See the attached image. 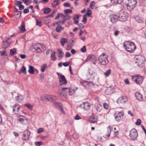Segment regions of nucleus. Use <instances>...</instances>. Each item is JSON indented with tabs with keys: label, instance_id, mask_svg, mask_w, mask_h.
Wrapping results in <instances>:
<instances>
[{
	"label": "nucleus",
	"instance_id": "1",
	"mask_svg": "<svg viewBox=\"0 0 146 146\" xmlns=\"http://www.w3.org/2000/svg\"><path fill=\"white\" fill-rule=\"evenodd\" d=\"M46 49L45 46L44 44L39 43L33 44L31 48L33 52L38 53L43 52Z\"/></svg>",
	"mask_w": 146,
	"mask_h": 146
},
{
	"label": "nucleus",
	"instance_id": "2",
	"mask_svg": "<svg viewBox=\"0 0 146 146\" xmlns=\"http://www.w3.org/2000/svg\"><path fill=\"white\" fill-rule=\"evenodd\" d=\"M124 48L128 52H133L135 50L136 46L135 44L131 41H125L123 44Z\"/></svg>",
	"mask_w": 146,
	"mask_h": 146
},
{
	"label": "nucleus",
	"instance_id": "3",
	"mask_svg": "<svg viewBox=\"0 0 146 146\" xmlns=\"http://www.w3.org/2000/svg\"><path fill=\"white\" fill-rule=\"evenodd\" d=\"M135 63L136 65L140 68H142L144 65L145 58L143 56L139 55L135 56Z\"/></svg>",
	"mask_w": 146,
	"mask_h": 146
},
{
	"label": "nucleus",
	"instance_id": "4",
	"mask_svg": "<svg viewBox=\"0 0 146 146\" xmlns=\"http://www.w3.org/2000/svg\"><path fill=\"white\" fill-rule=\"evenodd\" d=\"M108 56L106 54H102L99 57V62L102 64L106 65L108 63Z\"/></svg>",
	"mask_w": 146,
	"mask_h": 146
},
{
	"label": "nucleus",
	"instance_id": "5",
	"mask_svg": "<svg viewBox=\"0 0 146 146\" xmlns=\"http://www.w3.org/2000/svg\"><path fill=\"white\" fill-rule=\"evenodd\" d=\"M128 17V14L126 12L120 11L119 13L118 19L122 22L126 21Z\"/></svg>",
	"mask_w": 146,
	"mask_h": 146
},
{
	"label": "nucleus",
	"instance_id": "6",
	"mask_svg": "<svg viewBox=\"0 0 146 146\" xmlns=\"http://www.w3.org/2000/svg\"><path fill=\"white\" fill-rule=\"evenodd\" d=\"M131 78L136 83L140 84L143 82V76L137 75L132 76Z\"/></svg>",
	"mask_w": 146,
	"mask_h": 146
},
{
	"label": "nucleus",
	"instance_id": "7",
	"mask_svg": "<svg viewBox=\"0 0 146 146\" xmlns=\"http://www.w3.org/2000/svg\"><path fill=\"white\" fill-rule=\"evenodd\" d=\"M137 1L136 0H128L127 5V8L129 9H132L136 7Z\"/></svg>",
	"mask_w": 146,
	"mask_h": 146
},
{
	"label": "nucleus",
	"instance_id": "8",
	"mask_svg": "<svg viewBox=\"0 0 146 146\" xmlns=\"http://www.w3.org/2000/svg\"><path fill=\"white\" fill-rule=\"evenodd\" d=\"M124 114L121 111H116L114 114L115 119L117 121H120L122 120L123 118Z\"/></svg>",
	"mask_w": 146,
	"mask_h": 146
},
{
	"label": "nucleus",
	"instance_id": "9",
	"mask_svg": "<svg viewBox=\"0 0 146 146\" xmlns=\"http://www.w3.org/2000/svg\"><path fill=\"white\" fill-rule=\"evenodd\" d=\"M58 78L59 79V84L61 85H65L67 83V81L66 80L64 76L58 73Z\"/></svg>",
	"mask_w": 146,
	"mask_h": 146
},
{
	"label": "nucleus",
	"instance_id": "10",
	"mask_svg": "<svg viewBox=\"0 0 146 146\" xmlns=\"http://www.w3.org/2000/svg\"><path fill=\"white\" fill-rule=\"evenodd\" d=\"M129 135L132 140H135L138 136L137 130L135 128L132 129L130 132Z\"/></svg>",
	"mask_w": 146,
	"mask_h": 146
},
{
	"label": "nucleus",
	"instance_id": "11",
	"mask_svg": "<svg viewBox=\"0 0 146 146\" xmlns=\"http://www.w3.org/2000/svg\"><path fill=\"white\" fill-rule=\"evenodd\" d=\"M128 100V98L125 96H123L119 97L117 100L118 104H124Z\"/></svg>",
	"mask_w": 146,
	"mask_h": 146
},
{
	"label": "nucleus",
	"instance_id": "12",
	"mask_svg": "<svg viewBox=\"0 0 146 146\" xmlns=\"http://www.w3.org/2000/svg\"><path fill=\"white\" fill-rule=\"evenodd\" d=\"M30 135V132L28 130H26L24 131L23 135V140H27L29 139Z\"/></svg>",
	"mask_w": 146,
	"mask_h": 146
},
{
	"label": "nucleus",
	"instance_id": "13",
	"mask_svg": "<svg viewBox=\"0 0 146 146\" xmlns=\"http://www.w3.org/2000/svg\"><path fill=\"white\" fill-rule=\"evenodd\" d=\"M62 90L63 92H65V90H67L70 95H73L75 92L74 89L70 88H62Z\"/></svg>",
	"mask_w": 146,
	"mask_h": 146
},
{
	"label": "nucleus",
	"instance_id": "14",
	"mask_svg": "<svg viewBox=\"0 0 146 146\" xmlns=\"http://www.w3.org/2000/svg\"><path fill=\"white\" fill-rule=\"evenodd\" d=\"M17 117L18 121L21 123L25 121H27L28 120V119L26 117L23 115H19L17 116Z\"/></svg>",
	"mask_w": 146,
	"mask_h": 146
},
{
	"label": "nucleus",
	"instance_id": "15",
	"mask_svg": "<svg viewBox=\"0 0 146 146\" xmlns=\"http://www.w3.org/2000/svg\"><path fill=\"white\" fill-rule=\"evenodd\" d=\"M111 21L114 23L117 21L118 19V16L115 15H111L110 16Z\"/></svg>",
	"mask_w": 146,
	"mask_h": 146
},
{
	"label": "nucleus",
	"instance_id": "16",
	"mask_svg": "<svg viewBox=\"0 0 146 146\" xmlns=\"http://www.w3.org/2000/svg\"><path fill=\"white\" fill-rule=\"evenodd\" d=\"M9 38H8L7 40L4 41L3 42V47L4 48H6L8 47L11 44V42H8V41L9 40Z\"/></svg>",
	"mask_w": 146,
	"mask_h": 146
},
{
	"label": "nucleus",
	"instance_id": "17",
	"mask_svg": "<svg viewBox=\"0 0 146 146\" xmlns=\"http://www.w3.org/2000/svg\"><path fill=\"white\" fill-rule=\"evenodd\" d=\"M20 109V106L18 104H15L13 107V112L15 113L18 112L19 111Z\"/></svg>",
	"mask_w": 146,
	"mask_h": 146
},
{
	"label": "nucleus",
	"instance_id": "18",
	"mask_svg": "<svg viewBox=\"0 0 146 146\" xmlns=\"http://www.w3.org/2000/svg\"><path fill=\"white\" fill-rule=\"evenodd\" d=\"M113 91V89L110 86L107 88L105 92V94L107 95H110L112 93Z\"/></svg>",
	"mask_w": 146,
	"mask_h": 146
},
{
	"label": "nucleus",
	"instance_id": "19",
	"mask_svg": "<svg viewBox=\"0 0 146 146\" xmlns=\"http://www.w3.org/2000/svg\"><path fill=\"white\" fill-rule=\"evenodd\" d=\"M90 122L93 123H96L98 121L97 118L96 116H92L89 119Z\"/></svg>",
	"mask_w": 146,
	"mask_h": 146
},
{
	"label": "nucleus",
	"instance_id": "20",
	"mask_svg": "<svg viewBox=\"0 0 146 146\" xmlns=\"http://www.w3.org/2000/svg\"><path fill=\"white\" fill-rule=\"evenodd\" d=\"M57 51L58 52V56L59 58H61L64 56V53L61 48L57 49Z\"/></svg>",
	"mask_w": 146,
	"mask_h": 146
},
{
	"label": "nucleus",
	"instance_id": "21",
	"mask_svg": "<svg viewBox=\"0 0 146 146\" xmlns=\"http://www.w3.org/2000/svg\"><path fill=\"white\" fill-rule=\"evenodd\" d=\"M49 95L44 94L41 96V100L44 101H49Z\"/></svg>",
	"mask_w": 146,
	"mask_h": 146
},
{
	"label": "nucleus",
	"instance_id": "22",
	"mask_svg": "<svg viewBox=\"0 0 146 146\" xmlns=\"http://www.w3.org/2000/svg\"><path fill=\"white\" fill-rule=\"evenodd\" d=\"M135 96L137 99L140 101H142L143 100V96L139 92H136L135 94Z\"/></svg>",
	"mask_w": 146,
	"mask_h": 146
},
{
	"label": "nucleus",
	"instance_id": "23",
	"mask_svg": "<svg viewBox=\"0 0 146 146\" xmlns=\"http://www.w3.org/2000/svg\"><path fill=\"white\" fill-rule=\"evenodd\" d=\"M22 33H23L26 31L25 23L23 21H22L21 25L19 27Z\"/></svg>",
	"mask_w": 146,
	"mask_h": 146
},
{
	"label": "nucleus",
	"instance_id": "24",
	"mask_svg": "<svg viewBox=\"0 0 146 146\" xmlns=\"http://www.w3.org/2000/svg\"><path fill=\"white\" fill-rule=\"evenodd\" d=\"M15 99L18 102H21L23 100V97L22 95H19L16 97Z\"/></svg>",
	"mask_w": 146,
	"mask_h": 146
},
{
	"label": "nucleus",
	"instance_id": "25",
	"mask_svg": "<svg viewBox=\"0 0 146 146\" xmlns=\"http://www.w3.org/2000/svg\"><path fill=\"white\" fill-rule=\"evenodd\" d=\"M84 109L86 110H88L90 109V105L89 104L88 102H85L84 104Z\"/></svg>",
	"mask_w": 146,
	"mask_h": 146
},
{
	"label": "nucleus",
	"instance_id": "26",
	"mask_svg": "<svg viewBox=\"0 0 146 146\" xmlns=\"http://www.w3.org/2000/svg\"><path fill=\"white\" fill-rule=\"evenodd\" d=\"M49 101L53 102L57 99V97L54 95H49Z\"/></svg>",
	"mask_w": 146,
	"mask_h": 146
},
{
	"label": "nucleus",
	"instance_id": "27",
	"mask_svg": "<svg viewBox=\"0 0 146 146\" xmlns=\"http://www.w3.org/2000/svg\"><path fill=\"white\" fill-rule=\"evenodd\" d=\"M79 16L78 15H76L74 16L73 19L75 24H77L78 23Z\"/></svg>",
	"mask_w": 146,
	"mask_h": 146
},
{
	"label": "nucleus",
	"instance_id": "28",
	"mask_svg": "<svg viewBox=\"0 0 146 146\" xmlns=\"http://www.w3.org/2000/svg\"><path fill=\"white\" fill-rule=\"evenodd\" d=\"M22 73H23L24 74H26L27 73L26 67L24 66H23L21 68L19 72V74H21Z\"/></svg>",
	"mask_w": 146,
	"mask_h": 146
},
{
	"label": "nucleus",
	"instance_id": "29",
	"mask_svg": "<svg viewBox=\"0 0 146 146\" xmlns=\"http://www.w3.org/2000/svg\"><path fill=\"white\" fill-rule=\"evenodd\" d=\"M68 92L67 90H65V92H63L62 88V91L59 92V95L61 97L64 96H66V94H67Z\"/></svg>",
	"mask_w": 146,
	"mask_h": 146
},
{
	"label": "nucleus",
	"instance_id": "30",
	"mask_svg": "<svg viewBox=\"0 0 146 146\" xmlns=\"http://www.w3.org/2000/svg\"><path fill=\"white\" fill-rule=\"evenodd\" d=\"M68 92L67 90H65V92H63L62 88V91L59 92V95L61 97L64 96H66V94H67Z\"/></svg>",
	"mask_w": 146,
	"mask_h": 146
},
{
	"label": "nucleus",
	"instance_id": "31",
	"mask_svg": "<svg viewBox=\"0 0 146 146\" xmlns=\"http://www.w3.org/2000/svg\"><path fill=\"white\" fill-rule=\"evenodd\" d=\"M55 105L56 106H58L59 108V109L63 113H64V111H63V108L61 105V104L59 103H56L55 104Z\"/></svg>",
	"mask_w": 146,
	"mask_h": 146
},
{
	"label": "nucleus",
	"instance_id": "32",
	"mask_svg": "<svg viewBox=\"0 0 146 146\" xmlns=\"http://www.w3.org/2000/svg\"><path fill=\"white\" fill-rule=\"evenodd\" d=\"M21 11H17L15 13V14L14 15V16L16 18V19H19L20 17L21 16Z\"/></svg>",
	"mask_w": 146,
	"mask_h": 146
},
{
	"label": "nucleus",
	"instance_id": "33",
	"mask_svg": "<svg viewBox=\"0 0 146 146\" xmlns=\"http://www.w3.org/2000/svg\"><path fill=\"white\" fill-rule=\"evenodd\" d=\"M47 67V65L46 64H44L41 66L40 68V71L42 72H44Z\"/></svg>",
	"mask_w": 146,
	"mask_h": 146
},
{
	"label": "nucleus",
	"instance_id": "34",
	"mask_svg": "<svg viewBox=\"0 0 146 146\" xmlns=\"http://www.w3.org/2000/svg\"><path fill=\"white\" fill-rule=\"evenodd\" d=\"M111 3L113 4H119L121 3L123 0H110Z\"/></svg>",
	"mask_w": 146,
	"mask_h": 146
},
{
	"label": "nucleus",
	"instance_id": "35",
	"mask_svg": "<svg viewBox=\"0 0 146 146\" xmlns=\"http://www.w3.org/2000/svg\"><path fill=\"white\" fill-rule=\"evenodd\" d=\"M103 106L104 108L107 110H109L110 109V107L109 104L104 103L103 104Z\"/></svg>",
	"mask_w": 146,
	"mask_h": 146
},
{
	"label": "nucleus",
	"instance_id": "36",
	"mask_svg": "<svg viewBox=\"0 0 146 146\" xmlns=\"http://www.w3.org/2000/svg\"><path fill=\"white\" fill-rule=\"evenodd\" d=\"M67 42V40L65 38H62L61 39L60 43L62 46H64L65 44Z\"/></svg>",
	"mask_w": 146,
	"mask_h": 146
},
{
	"label": "nucleus",
	"instance_id": "37",
	"mask_svg": "<svg viewBox=\"0 0 146 146\" xmlns=\"http://www.w3.org/2000/svg\"><path fill=\"white\" fill-rule=\"evenodd\" d=\"M108 132L107 133V136L108 137H109L110 136L111 132L113 129V128L111 126H109L108 127Z\"/></svg>",
	"mask_w": 146,
	"mask_h": 146
},
{
	"label": "nucleus",
	"instance_id": "38",
	"mask_svg": "<svg viewBox=\"0 0 146 146\" xmlns=\"http://www.w3.org/2000/svg\"><path fill=\"white\" fill-rule=\"evenodd\" d=\"M16 53V50L15 48H13L10 50V55L12 56H13Z\"/></svg>",
	"mask_w": 146,
	"mask_h": 146
},
{
	"label": "nucleus",
	"instance_id": "39",
	"mask_svg": "<svg viewBox=\"0 0 146 146\" xmlns=\"http://www.w3.org/2000/svg\"><path fill=\"white\" fill-rule=\"evenodd\" d=\"M28 71L30 74H33L34 72V67L32 66H29Z\"/></svg>",
	"mask_w": 146,
	"mask_h": 146
},
{
	"label": "nucleus",
	"instance_id": "40",
	"mask_svg": "<svg viewBox=\"0 0 146 146\" xmlns=\"http://www.w3.org/2000/svg\"><path fill=\"white\" fill-rule=\"evenodd\" d=\"M64 29V28L60 26V25H58L56 29V31L58 32H60L61 31L63 30Z\"/></svg>",
	"mask_w": 146,
	"mask_h": 146
},
{
	"label": "nucleus",
	"instance_id": "41",
	"mask_svg": "<svg viewBox=\"0 0 146 146\" xmlns=\"http://www.w3.org/2000/svg\"><path fill=\"white\" fill-rule=\"evenodd\" d=\"M95 4L96 3L94 1L91 2L89 7L91 9H93L94 8Z\"/></svg>",
	"mask_w": 146,
	"mask_h": 146
},
{
	"label": "nucleus",
	"instance_id": "42",
	"mask_svg": "<svg viewBox=\"0 0 146 146\" xmlns=\"http://www.w3.org/2000/svg\"><path fill=\"white\" fill-rule=\"evenodd\" d=\"M51 59L53 61H55L56 60V58L55 56V52L53 51L51 55Z\"/></svg>",
	"mask_w": 146,
	"mask_h": 146
},
{
	"label": "nucleus",
	"instance_id": "43",
	"mask_svg": "<svg viewBox=\"0 0 146 146\" xmlns=\"http://www.w3.org/2000/svg\"><path fill=\"white\" fill-rule=\"evenodd\" d=\"M64 17V16L62 14L58 13L55 19L56 20L58 19L61 17H62L63 18Z\"/></svg>",
	"mask_w": 146,
	"mask_h": 146
},
{
	"label": "nucleus",
	"instance_id": "44",
	"mask_svg": "<svg viewBox=\"0 0 146 146\" xmlns=\"http://www.w3.org/2000/svg\"><path fill=\"white\" fill-rule=\"evenodd\" d=\"M136 21L139 23H143V18L139 17H137L136 18Z\"/></svg>",
	"mask_w": 146,
	"mask_h": 146
},
{
	"label": "nucleus",
	"instance_id": "45",
	"mask_svg": "<svg viewBox=\"0 0 146 146\" xmlns=\"http://www.w3.org/2000/svg\"><path fill=\"white\" fill-rule=\"evenodd\" d=\"M92 13V11L90 10L89 8H88L87 9V12L86 13V15L89 17H91V16Z\"/></svg>",
	"mask_w": 146,
	"mask_h": 146
},
{
	"label": "nucleus",
	"instance_id": "46",
	"mask_svg": "<svg viewBox=\"0 0 146 146\" xmlns=\"http://www.w3.org/2000/svg\"><path fill=\"white\" fill-rule=\"evenodd\" d=\"M51 9L48 8H46L44 10V13L45 14H48L50 13Z\"/></svg>",
	"mask_w": 146,
	"mask_h": 146
},
{
	"label": "nucleus",
	"instance_id": "47",
	"mask_svg": "<svg viewBox=\"0 0 146 146\" xmlns=\"http://www.w3.org/2000/svg\"><path fill=\"white\" fill-rule=\"evenodd\" d=\"M111 70L109 69L107 70L106 72L104 73V74L106 77H108L110 74H111Z\"/></svg>",
	"mask_w": 146,
	"mask_h": 146
},
{
	"label": "nucleus",
	"instance_id": "48",
	"mask_svg": "<svg viewBox=\"0 0 146 146\" xmlns=\"http://www.w3.org/2000/svg\"><path fill=\"white\" fill-rule=\"evenodd\" d=\"M64 12L66 14L68 13H72V11L70 9H67L65 10Z\"/></svg>",
	"mask_w": 146,
	"mask_h": 146
},
{
	"label": "nucleus",
	"instance_id": "49",
	"mask_svg": "<svg viewBox=\"0 0 146 146\" xmlns=\"http://www.w3.org/2000/svg\"><path fill=\"white\" fill-rule=\"evenodd\" d=\"M43 143L41 141H36L35 142V144L36 146H40L41 145H42Z\"/></svg>",
	"mask_w": 146,
	"mask_h": 146
},
{
	"label": "nucleus",
	"instance_id": "50",
	"mask_svg": "<svg viewBox=\"0 0 146 146\" xmlns=\"http://www.w3.org/2000/svg\"><path fill=\"white\" fill-rule=\"evenodd\" d=\"M36 25L39 26H41L42 25V23L41 21L39 20H36Z\"/></svg>",
	"mask_w": 146,
	"mask_h": 146
},
{
	"label": "nucleus",
	"instance_id": "51",
	"mask_svg": "<svg viewBox=\"0 0 146 146\" xmlns=\"http://www.w3.org/2000/svg\"><path fill=\"white\" fill-rule=\"evenodd\" d=\"M95 58V57L94 56L89 55L87 57V59L88 60H91L92 58Z\"/></svg>",
	"mask_w": 146,
	"mask_h": 146
},
{
	"label": "nucleus",
	"instance_id": "52",
	"mask_svg": "<svg viewBox=\"0 0 146 146\" xmlns=\"http://www.w3.org/2000/svg\"><path fill=\"white\" fill-rule=\"evenodd\" d=\"M87 21V19L86 17V15H84L83 17V19L82 22L86 24Z\"/></svg>",
	"mask_w": 146,
	"mask_h": 146
},
{
	"label": "nucleus",
	"instance_id": "53",
	"mask_svg": "<svg viewBox=\"0 0 146 146\" xmlns=\"http://www.w3.org/2000/svg\"><path fill=\"white\" fill-rule=\"evenodd\" d=\"M86 46H84L80 49V51L82 52H86Z\"/></svg>",
	"mask_w": 146,
	"mask_h": 146
},
{
	"label": "nucleus",
	"instance_id": "54",
	"mask_svg": "<svg viewBox=\"0 0 146 146\" xmlns=\"http://www.w3.org/2000/svg\"><path fill=\"white\" fill-rule=\"evenodd\" d=\"M0 53H1V56H6L7 54L6 52V51H0Z\"/></svg>",
	"mask_w": 146,
	"mask_h": 146
},
{
	"label": "nucleus",
	"instance_id": "55",
	"mask_svg": "<svg viewBox=\"0 0 146 146\" xmlns=\"http://www.w3.org/2000/svg\"><path fill=\"white\" fill-rule=\"evenodd\" d=\"M44 131V129L43 128H39L37 130V133H40L43 132Z\"/></svg>",
	"mask_w": 146,
	"mask_h": 146
},
{
	"label": "nucleus",
	"instance_id": "56",
	"mask_svg": "<svg viewBox=\"0 0 146 146\" xmlns=\"http://www.w3.org/2000/svg\"><path fill=\"white\" fill-rule=\"evenodd\" d=\"M141 123V121L140 119H138L135 122V124L137 125H139Z\"/></svg>",
	"mask_w": 146,
	"mask_h": 146
},
{
	"label": "nucleus",
	"instance_id": "57",
	"mask_svg": "<svg viewBox=\"0 0 146 146\" xmlns=\"http://www.w3.org/2000/svg\"><path fill=\"white\" fill-rule=\"evenodd\" d=\"M25 106L30 109H31L32 108V106L29 104H26Z\"/></svg>",
	"mask_w": 146,
	"mask_h": 146
},
{
	"label": "nucleus",
	"instance_id": "58",
	"mask_svg": "<svg viewBox=\"0 0 146 146\" xmlns=\"http://www.w3.org/2000/svg\"><path fill=\"white\" fill-rule=\"evenodd\" d=\"M69 62H68L63 63L62 64L65 67L68 66L69 65Z\"/></svg>",
	"mask_w": 146,
	"mask_h": 146
},
{
	"label": "nucleus",
	"instance_id": "59",
	"mask_svg": "<svg viewBox=\"0 0 146 146\" xmlns=\"http://www.w3.org/2000/svg\"><path fill=\"white\" fill-rule=\"evenodd\" d=\"M81 118L80 117L78 114L76 115L74 117V119L75 120H78L80 119Z\"/></svg>",
	"mask_w": 146,
	"mask_h": 146
},
{
	"label": "nucleus",
	"instance_id": "60",
	"mask_svg": "<svg viewBox=\"0 0 146 146\" xmlns=\"http://www.w3.org/2000/svg\"><path fill=\"white\" fill-rule=\"evenodd\" d=\"M65 56L66 57H69L71 56V55L69 52H66L65 55Z\"/></svg>",
	"mask_w": 146,
	"mask_h": 146
},
{
	"label": "nucleus",
	"instance_id": "61",
	"mask_svg": "<svg viewBox=\"0 0 146 146\" xmlns=\"http://www.w3.org/2000/svg\"><path fill=\"white\" fill-rule=\"evenodd\" d=\"M64 6L66 7H70V5L69 3H65L64 4Z\"/></svg>",
	"mask_w": 146,
	"mask_h": 146
},
{
	"label": "nucleus",
	"instance_id": "62",
	"mask_svg": "<svg viewBox=\"0 0 146 146\" xmlns=\"http://www.w3.org/2000/svg\"><path fill=\"white\" fill-rule=\"evenodd\" d=\"M20 56L22 59H25L26 57V56L25 54H20Z\"/></svg>",
	"mask_w": 146,
	"mask_h": 146
},
{
	"label": "nucleus",
	"instance_id": "63",
	"mask_svg": "<svg viewBox=\"0 0 146 146\" xmlns=\"http://www.w3.org/2000/svg\"><path fill=\"white\" fill-rule=\"evenodd\" d=\"M119 33V31L118 30L115 31L114 32V35L115 36H117Z\"/></svg>",
	"mask_w": 146,
	"mask_h": 146
},
{
	"label": "nucleus",
	"instance_id": "64",
	"mask_svg": "<svg viewBox=\"0 0 146 146\" xmlns=\"http://www.w3.org/2000/svg\"><path fill=\"white\" fill-rule=\"evenodd\" d=\"M29 10L28 9H25L24 10V13H28L29 12Z\"/></svg>",
	"mask_w": 146,
	"mask_h": 146
}]
</instances>
